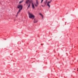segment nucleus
I'll list each match as a JSON object with an SVG mask.
<instances>
[{
  "mask_svg": "<svg viewBox=\"0 0 78 78\" xmlns=\"http://www.w3.org/2000/svg\"><path fill=\"white\" fill-rule=\"evenodd\" d=\"M29 17L30 19H34V16L33 13L29 12Z\"/></svg>",
  "mask_w": 78,
  "mask_h": 78,
  "instance_id": "f257e3e1",
  "label": "nucleus"
},
{
  "mask_svg": "<svg viewBox=\"0 0 78 78\" xmlns=\"http://www.w3.org/2000/svg\"><path fill=\"white\" fill-rule=\"evenodd\" d=\"M36 3L34 4V5L36 7H37V6H38V5H39V1L38 0H36Z\"/></svg>",
  "mask_w": 78,
  "mask_h": 78,
  "instance_id": "f03ea898",
  "label": "nucleus"
},
{
  "mask_svg": "<svg viewBox=\"0 0 78 78\" xmlns=\"http://www.w3.org/2000/svg\"><path fill=\"white\" fill-rule=\"evenodd\" d=\"M51 2V0L50 1H48V4H47V6H48V7H49V8H50V5L49 3H50Z\"/></svg>",
  "mask_w": 78,
  "mask_h": 78,
  "instance_id": "7ed1b4c3",
  "label": "nucleus"
},
{
  "mask_svg": "<svg viewBox=\"0 0 78 78\" xmlns=\"http://www.w3.org/2000/svg\"><path fill=\"white\" fill-rule=\"evenodd\" d=\"M47 4H48V1L47 0H46L45 2H44V6H45Z\"/></svg>",
  "mask_w": 78,
  "mask_h": 78,
  "instance_id": "20e7f679",
  "label": "nucleus"
},
{
  "mask_svg": "<svg viewBox=\"0 0 78 78\" xmlns=\"http://www.w3.org/2000/svg\"><path fill=\"white\" fill-rule=\"evenodd\" d=\"M23 9V6L22 5H20V11L22 10V9Z\"/></svg>",
  "mask_w": 78,
  "mask_h": 78,
  "instance_id": "39448f33",
  "label": "nucleus"
},
{
  "mask_svg": "<svg viewBox=\"0 0 78 78\" xmlns=\"http://www.w3.org/2000/svg\"><path fill=\"white\" fill-rule=\"evenodd\" d=\"M28 3H31V2H30V1L29 0H27L26 2V4H28Z\"/></svg>",
  "mask_w": 78,
  "mask_h": 78,
  "instance_id": "423d86ee",
  "label": "nucleus"
},
{
  "mask_svg": "<svg viewBox=\"0 0 78 78\" xmlns=\"http://www.w3.org/2000/svg\"><path fill=\"white\" fill-rule=\"evenodd\" d=\"M32 8L33 9H34V8H35V7H34V4H33V3H32Z\"/></svg>",
  "mask_w": 78,
  "mask_h": 78,
  "instance_id": "0eeeda50",
  "label": "nucleus"
},
{
  "mask_svg": "<svg viewBox=\"0 0 78 78\" xmlns=\"http://www.w3.org/2000/svg\"><path fill=\"white\" fill-rule=\"evenodd\" d=\"M34 23H37V21L36 20V19H34Z\"/></svg>",
  "mask_w": 78,
  "mask_h": 78,
  "instance_id": "6e6552de",
  "label": "nucleus"
},
{
  "mask_svg": "<svg viewBox=\"0 0 78 78\" xmlns=\"http://www.w3.org/2000/svg\"><path fill=\"white\" fill-rule=\"evenodd\" d=\"M31 6V4L30 3L29 5L27 7V9H28V8H30V6Z\"/></svg>",
  "mask_w": 78,
  "mask_h": 78,
  "instance_id": "1a4fd4ad",
  "label": "nucleus"
},
{
  "mask_svg": "<svg viewBox=\"0 0 78 78\" xmlns=\"http://www.w3.org/2000/svg\"><path fill=\"white\" fill-rule=\"evenodd\" d=\"M24 1V0H22V1H21L20 2V3H23V1Z\"/></svg>",
  "mask_w": 78,
  "mask_h": 78,
  "instance_id": "9d476101",
  "label": "nucleus"
},
{
  "mask_svg": "<svg viewBox=\"0 0 78 78\" xmlns=\"http://www.w3.org/2000/svg\"><path fill=\"white\" fill-rule=\"evenodd\" d=\"M19 12H20V9H19V10L18 12L17 13L16 17H17V15H18V14H19Z\"/></svg>",
  "mask_w": 78,
  "mask_h": 78,
  "instance_id": "9b49d317",
  "label": "nucleus"
},
{
  "mask_svg": "<svg viewBox=\"0 0 78 78\" xmlns=\"http://www.w3.org/2000/svg\"><path fill=\"white\" fill-rule=\"evenodd\" d=\"M40 15H41V16H42V17H44V16L42 15V13H40Z\"/></svg>",
  "mask_w": 78,
  "mask_h": 78,
  "instance_id": "f8f14e48",
  "label": "nucleus"
},
{
  "mask_svg": "<svg viewBox=\"0 0 78 78\" xmlns=\"http://www.w3.org/2000/svg\"><path fill=\"white\" fill-rule=\"evenodd\" d=\"M17 7V8H20V5H19Z\"/></svg>",
  "mask_w": 78,
  "mask_h": 78,
  "instance_id": "ddd939ff",
  "label": "nucleus"
},
{
  "mask_svg": "<svg viewBox=\"0 0 78 78\" xmlns=\"http://www.w3.org/2000/svg\"><path fill=\"white\" fill-rule=\"evenodd\" d=\"M44 0H41V3H42V2H43V1Z\"/></svg>",
  "mask_w": 78,
  "mask_h": 78,
  "instance_id": "4468645a",
  "label": "nucleus"
},
{
  "mask_svg": "<svg viewBox=\"0 0 78 78\" xmlns=\"http://www.w3.org/2000/svg\"><path fill=\"white\" fill-rule=\"evenodd\" d=\"M41 6H42V7H44L45 5H44V6H43V5H42Z\"/></svg>",
  "mask_w": 78,
  "mask_h": 78,
  "instance_id": "2eb2a0df",
  "label": "nucleus"
},
{
  "mask_svg": "<svg viewBox=\"0 0 78 78\" xmlns=\"http://www.w3.org/2000/svg\"><path fill=\"white\" fill-rule=\"evenodd\" d=\"M43 44H41V45H43Z\"/></svg>",
  "mask_w": 78,
  "mask_h": 78,
  "instance_id": "dca6fc26",
  "label": "nucleus"
},
{
  "mask_svg": "<svg viewBox=\"0 0 78 78\" xmlns=\"http://www.w3.org/2000/svg\"><path fill=\"white\" fill-rule=\"evenodd\" d=\"M76 70V69H75L74 70Z\"/></svg>",
  "mask_w": 78,
  "mask_h": 78,
  "instance_id": "f3484780",
  "label": "nucleus"
},
{
  "mask_svg": "<svg viewBox=\"0 0 78 78\" xmlns=\"http://www.w3.org/2000/svg\"><path fill=\"white\" fill-rule=\"evenodd\" d=\"M19 3H20V2H19Z\"/></svg>",
  "mask_w": 78,
  "mask_h": 78,
  "instance_id": "a211bd4d",
  "label": "nucleus"
},
{
  "mask_svg": "<svg viewBox=\"0 0 78 78\" xmlns=\"http://www.w3.org/2000/svg\"><path fill=\"white\" fill-rule=\"evenodd\" d=\"M77 71H78V69L77 70Z\"/></svg>",
  "mask_w": 78,
  "mask_h": 78,
  "instance_id": "6ab92c4d",
  "label": "nucleus"
},
{
  "mask_svg": "<svg viewBox=\"0 0 78 78\" xmlns=\"http://www.w3.org/2000/svg\"><path fill=\"white\" fill-rule=\"evenodd\" d=\"M77 69H78V68H77Z\"/></svg>",
  "mask_w": 78,
  "mask_h": 78,
  "instance_id": "aec40b11",
  "label": "nucleus"
},
{
  "mask_svg": "<svg viewBox=\"0 0 78 78\" xmlns=\"http://www.w3.org/2000/svg\"><path fill=\"white\" fill-rule=\"evenodd\" d=\"M77 28H78V27H77Z\"/></svg>",
  "mask_w": 78,
  "mask_h": 78,
  "instance_id": "412c9836",
  "label": "nucleus"
}]
</instances>
